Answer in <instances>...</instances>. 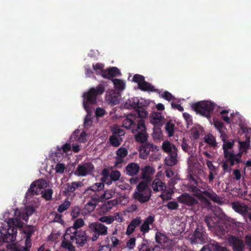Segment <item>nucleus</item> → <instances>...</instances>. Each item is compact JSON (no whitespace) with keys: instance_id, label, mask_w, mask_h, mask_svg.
I'll return each instance as SVG.
<instances>
[{"instance_id":"473e14b6","label":"nucleus","mask_w":251,"mask_h":251,"mask_svg":"<svg viewBox=\"0 0 251 251\" xmlns=\"http://www.w3.org/2000/svg\"><path fill=\"white\" fill-rule=\"evenodd\" d=\"M112 81L113 83L114 88L117 90L122 91L125 89L126 84L124 80L117 78H113L112 79Z\"/></svg>"},{"instance_id":"9b49d317","label":"nucleus","mask_w":251,"mask_h":251,"mask_svg":"<svg viewBox=\"0 0 251 251\" xmlns=\"http://www.w3.org/2000/svg\"><path fill=\"white\" fill-rule=\"evenodd\" d=\"M206 234L202 226H198L191 238V242L194 244H203L206 242Z\"/></svg>"},{"instance_id":"774afa93","label":"nucleus","mask_w":251,"mask_h":251,"mask_svg":"<svg viewBox=\"0 0 251 251\" xmlns=\"http://www.w3.org/2000/svg\"><path fill=\"white\" fill-rule=\"evenodd\" d=\"M91 197V200L94 201V202L98 203L100 200L101 201V198L97 193H94Z\"/></svg>"},{"instance_id":"de8ad7c7","label":"nucleus","mask_w":251,"mask_h":251,"mask_svg":"<svg viewBox=\"0 0 251 251\" xmlns=\"http://www.w3.org/2000/svg\"><path fill=\"white\" fill-rule=\"evenodd\" d=\"M162 125H154L153 128V136L154 138H160L161 135V131L160 126Z\"/></svg>"},{"instance_id":"a878e982","label":"nucleus","mask_w":251,"mask_h":251,"mask_svg":"<svg viewBox=\"0 0 251 251\" xmlns=\"http://www.w3.org/2000/svg\"><path fill=\"white\" fill-rule=\"evenodd\" d=\"M232 207L235 211L242 214L244 217H247L249 209H250V206L235 203L232 204Z\"/></svg>"},{"instance_id":"58836bf2","label":"nucleus","mask_w":251,"mask_h":251,"mask_svg":"<svg viewBox=\"0 0 251 251\" xmlns=\"http://www.w3.org/2000/svg\"><path fill=\"white\" fill-rule=\"evenodd\" d=\"M121 176V173L118 170L112 171L110 177V179L109 181H107V184L109 185L112 183V181H116L118 180Z\"/></svg>"},{"instance_id":"c85d7f7f","label":"nucleus","mask_w":251,"mask_h":251,"mask_svg":"<svg viewBox=\"0 0 251 251\" xmlns=\"http://www.w3.org/2000/svg\"><path fill=\"white\" fill-rule=\"evenodd\" d=\"M156 242L163 247H165L166 244L169 242L168 237L163 233L157 232L155 234Z\"/></svg>"},{"instance_id":"a211bd4d","label":"nucleus","mask_w":251,"mask_h":251,"mask_svg":"<svg viewBox=\"0 0 251 251\" xmlns=\"http://www.w3.org/2000/svg\"><path fill=\"white\" fill-rule=\"evenodd\" d=\"M82 183L81 182H72L71 183H67L63 186V194L67 195L70 193L74 192L76 189L81 187Z\"/></svg>"},{"instance_id":"0eeeda50","label":"nucleus","mask_w":251,"mask_h":251,"mask_svg":"<svg viewBox=\"0 0 251 251\" xmlns=\"http://www.w3.org/2000/svg\"><path fill=\"white\" fill-rule=\"evenodd\" d=\"M70 240L72 243H75L78 247H82L87 243L88 236L86 231L82 229L69 232Z\"/></svg>"},{"instance_id":"a19ab883","label":"nucleus","mask_w":251,"mask_h":251,"mask_svg":"<svg viewBox=\"0 0 251 251\" xmlns=\"http://www.w3.org/2000/svg\"><path fill=\"white\" fill-rule=\"evenodd\" d=\"M115 194V191L113 189H108L104 191V193L100 196L101 201L104 200H108L112 198Z\"/></svg>"},{"instance_id":"c756f323","label":"nucleus","mask_w":251,"mask_h":251,"mask_svg":"<svg viewBox=\"0 0 251 251\" xmlns=\"http://www.w3.org/2000/svg\"><path fill=\"white\" fill-rule=\"evenodd\" d=\"M155 170L150 166H145L142 169V177L143 179L149 181L150 180V176L154 173Z\"/></svg>"},{"instance_id":"052dcab7","label":"nucleus","mask_w":251,"mask_h":251,"mask_svg":"<svg viewBox=\"0 0 251 251\" xmlns=\"http://www.w3.org/2000/svg\"><path fill=\"white\" fill-rule=\"evenodd\" d=\"M135 109L138 114V116L140 118H144L147 116L148 112L146 110L145 108H136Z\"/></svg>"},{"instance_id":"72a5a7b5","label":"nucleus","mask_w":251,"mask_h":251,"mask_svg":"<svg viewBox=\"0 0 251 251\" xmlns=\"http://www.w3.org/2000/svg\"><path fill=\"white\" fill-rule=\"evenodd\" d=\"M109 141L112 147H118L121 144L123 139L121 137H118L116 135L112 134L109 137Z\"/></svg>"},{"instance_id":"2f4dec72","label":"nucleus","mask_w":251,"mask_h":251,"mask_svg":"<svg viewBox=\"0 0 251 251\" xmlns=\"http://www.w3.org/2000/svg\"><path fill=\"white\" fill-rule=\"evenodd\" d=\"M104 184L102 182H98L94 183L92 186L88 187L86 190V193H89V191H91L94 193H97L103 189Z\"/></svg>"},{"instance_id":"7c9ffc66","label":"nucleus","mask_w":251,"mask_h":251,"mask_svg":"<svg viewBox=\"0 0 251 251\" xmlns=\"http://www.w3.org/2000/svg\"><path fill=\"white\" fill-rule=\"evenodd\" d=\"M117 218L116 216H104L101 217L99 219V221L102 223H105L106 224H111L113 223L115 220H117ZM118 221L120 222H122L123 218L122 217H119Z\"/></svg>"},{"instance_id":"f3484780","label":"nucleus","mask_w":251,"mask_h":251,"mask_svg":"<svg viewBox=\"0 0 251 251\" xmlns=\"http://www.w3.org/2000/svg\"><path fill=\"white\" fill-rule=\"evenodd\" d=\"M142 223V219L140 217H137L131 220L127 226L126 233L127 235H130L135 231L136 227H138Z\"/></svg>"},{"instance_id":"f03ea898","label":"nucleus","mask_w":251,"mask_h":251,"mask_svg":"<svg viewBox=\"0 0 251 251\" xmlns=\"http://www.w3.org/2000/svg\"><path fill=\"white\" fill-rule=\"evenodd\" d=\"M8 228L5 234L1 232L0 241L6 243H11L16 240L17 232V227H22L24 223L21 222L18 218H9L7 221Z\"/></svg>"},{"instance_id":"680f3d73","label":"nucleus","mask_w":251,"mask_h":251,"mask_svg":"<svg viewBox=\"0 0 251 251\" xmlns=\"http://www.w3.org/2000/svg\"><path fill=\"white\" fill-rule=\"evenodd\" d=\"M80 214V209L78 206H75L72 208L71 216L72 217V218H77Z\"/></svg>"},{"instance_id":"49530a36","label":"nucleus","mask_w":251,"mask_h":251,"mask_svg":"<svg viewBox=\"0 0 251 251\" xmlns=\"http://www.w3.org/2000/svg\"><path fill=\"white\" fill-rule=\"evenodd\" d=\"M151 245L149 244L147 240H144L142 243L139 246V251H151Z\"/></svg>"},{"instance_id":"4c0bfd02","label":"nucleus","mask_w":251,"mask_h":251,"mask_svg":"<svg viewBox=\"0 0 251 251\" xmlns=\"http://www.w3.org/2000/svg\"><path fill=\"white\" fill-rule=\"evenodd\" d=\"M23 232L25 235V238H27L28 239L31 238L32 234L35 231L34 227L32 226L26 225L23 229Z\"/></svg>"},{"instance_id":"09e8293b","label":"nucleus","mask_w":251,"mask_h":251,"mask_svg":"<svg viewBox=\"0 0 251 251\" xmlns=\"http://www.w3.org/2000/svg\"><path fill=\"white\" fill-rule=\"evenodd\" d=\"M71 205L70 201H65L61 204L57 208V211L60 213H62L66 210Z\"/></svg>"},{"instance_id":"69168bd1","label":"nucleus","mask_w":251,"mask_h":251,"mask_svg":"<svg viewBox=\"0 0 251 251\" xmlns=\"http://www.w3.org/2000/svg\"><path fill=\"white\" fill-rule=\"evenodd\" d=\"M110 240L112 244L111 245H109L110 246L111 248V247H115L119 244V240L118 239L117 237L115 236H111L110 237Z\"/></svg>"},{"instance_id":"f257e3e1","label":"nucleus","mask_w":251,"mask_h":251,"mask_svg":"<svg viewBox=\"0 0 251 251\" xmlns=\"http://www.w3.org/2000/svg\"><path fill=\"white\" fill-rule=\"evenodd\" d=\"M48 186L46 180L43 179H39L33 181L30 185L26 193V199H30L33 196L38 195L40 193L42 194V197L46 200H51L53 194V191L51 189H45Z\"/></svg>"},{"instance_id":"c9c22d12","label":"nucleus","mask_w":251,"mask_h":251,"mask_svg":"<svg viewBox=\"0 0 251 251\" xmlns=\"http://www.w3.org/2000/svg\"><path fill=\"white\" fill-rule=\"evenodd\" d=\"M162 149L164 151L168 153H172L174 150L177 151L176 146L172 145L169 141L164 142L162 144Z\"/></svg>"},{"instance_id":"3c124183","label":"nucleus","mask_w":251,"mask_h":251,"mask_svg":"<svg viewBox=\"0 0 251 251\" xmlns=\"http://www.w3.org/2000/svg\"><path fill=\"white\" fill-rule=\"evenodd\" d=\"M132 81L134 82L138 83V87H139V84L142 83L145 81V77L139 74H135L133 75L132 78Z\"/></svg>"},{"instance_id":"ea45409f","label":"nucleus","mask_w":251,"mask_h":251,"mask_svg":"<svg viewBox=\"0 0 251 251\" xmlns=\"http://www.w3.org/2000/svg\"><path fill=\"white\" fill-rule=\"evenodd\" d=\"M232 155L234 156L233 160L231 161L230 159H227L226 160L227 162H229L231 166L234 165L235 164H237L241 162V158L242 156V153L235 154L234 153V151H233Z\"/></svg>"},{"instance_id":"9d476101","label":"nucleus","mask_w":251,"mask_h":251,"mask_svg":"<svg viewBox=\"0 0 251 251\" xmlns=\"http://www.w3.org/2000/svg\"><path fill=\"white\" fill-rule=\"evenodd\" d=\"M149 104L150 101L148 100L142 98L139 99L136 97L128 99L125 103V107L128 109L143 108H146Z\"/></svg>"},{"instance_id":"a18cd8bd","label":"nucleus","mask_w":251,"mask_h":251,"mask_svg":"<svg viewBox=\"0 0 251 251\" xmlns=\"http://www.w3.org/2000/svg\"><path fill=\"white\" fill-rule=\"evenodd\" d=\"M161 114L159 113H155L152 114L151 116V122L152 123H154V125H161L160 124L161 120Z\"/></svg>"},{"instance_id":"ddd939ff","label":"nucleus","mask_w":251,"mask_h":251,"mask_svg":"<svg viewBox=\"0 0 251 251\" xmlns=\"http://www.w3.org/2000/svg\"><path fill=\"white\" fill-rule=\"evenodd\" d=\"M121 75L120 70L116 67H109L105 70H101L100 75L103 78L111 79Z\"/></svg>"},{"instance_id":"4468645a","label":"nucleus","mask_w":251,"mask_h":251,"mask_svg":"<svg viewBox=\"0 0 251 251\" xmlns=\"http://www.w3.org/2000/svg\"><path fill=\"white\" fill-rule=\"evenodd\" d=\"M178 201L188 206H194L198 203L197 200L187 193H184L178 197Z\"/></svg>"},{"instance_id":"e433bc0d","label":"nucleus","mask_w":251,"mask_h":251,"mask_svg":"<svg viewBox=\"0 0 251 251\" xmlns=\"http://www.w3.org/2000/svg\"><path fill=\"white\" fill-rule=\"evenodd\" d=\"M137 189L138 190L137 192H148V194H149L150 192H151V188L148 186L147 183L144 181H141L138 183Z\"/></svg>"},{"instance_id":"6e6d98bb","label":"nucleus","mask_w":251,"mask_h":251,"mask_svg":"<svg viewBox=\"0 0 251 251\" xmlns=\"http://www.w3.org/2000/svg\"><path fill=\"white\" fill-rule=\"evenodd\" d=\"M169 209L173 210H176L178 208V204L176 201H171L169 202L166 205Z\"/></svg>"},{"instance_id":"603ef678","label":"nucleus","mask_w":251,"mask_h":251,"mask_svg":"<svg viewBox=\"0 0 251 251\" xmlns=\"http://www.w3.org/2000/svg\"><path fill=\"white\" fill-rule=\"evenodd\" d=\"M211 246L212 249L216 251H230L226 247L220 246L217 242H214Z\"/></svg>"},{"instance_id":"2eb2a0df","label":"nucleus","mask_w":251,"mask_h":251,"mask_svg":"<svg viewBox=\"0 0 251 251\" xmlns=\"http://www.w3.org/2000/svg\"><path fill=\"white\" fill-rule=\"evenodd\" d=\"M156 148V146L152 144L145 142L143 143L140 148V157L143 159H146L151 151H153Z\"/></svg>"},{"instance_id":"7ed1b4c3","label":"nucleus","mask_w":251,"mask_h":251,"mask_svg":"<svg viewBox=\"0 0 251 251\" xmlns=\"http://www.w3.org/2000/svg\"><path fill=\"white\" fill-rule=\"evenodd\" d=\"M194 195L198 198L201 201L206 204H209V200L206 197H207L212 201L218 204H221L222 201L221 198L218 196L211 189L209 190L202 191L197 186H194L192 188Z\"/></svg>"},{"instance_id":"dca6fc26","label":"nucleus","mask_w":251,"mask_h":251,"mask_svg":"<svg viewBox=\"0 0 251 251\" xmlns=\"http://www.w3.org/2000/svg\"><path fill=\"white\" fill-rule=\"evenodd\" d=\"M135 120V117L133 115L131 114H128L123 121L122 126L127 129H132V130L135 129L136 124Z\"/></svg>"},{"instance_id":"6e6552de","label":"nucleus","mask_w":251,"mask_h":251,"mask_svg":"<svg viewBox=\"0 0 251 251\" xmlns=\"http://www.w3.org/2000/svg\"><path fill=\"white\" fill-rule=\"evenodd\" d=\"M136 132L137 133L135 135V140L142 144L146 142L148 135L146 132L144 120L141 119L138 121L137 128L132 130L133 133H135Z\"/></svg>"},{"instance_id":"5701e85b","label":"nucleus","mask_w":251,"mask_h":251,"mask_svg":"<svg viewBox=\"0 0 251 251\" xmlns=\"http://www.w3.org/2000/svg\"><path fill=\"white\" fill-rule=\"evenodd\" d=\"M177 151L174 150L172 153L168 154V156L165 158V165L170 167L176 165L177 162Z\"/></svg>"},{"instance_id":"6ab92c4d","label":"nucleus","mask_w":251,"mask_h":251,"mask_svg":"<svg viewBox=\"0 0 251 251\" xmlns=\"http://www.w3.org/2000/svg\"><path fill=\"white\" fill-rule=\"evenodd\" d=\"M154 221V217L153 216H149L144 221L143 223L140 227V230L142 233V235L149 232L150 230V226Z\"/></svg>"},{"instance_id":"bb28decb","label":"nucleus","mask_w":251,"mask_h":251,"mask_svg":"<svg viewBox=\"0 0 251 251\" xmlns=\"http://www.w3.org/2000/svg\"><path fill=\"white\" fill-rule=\"evenodd\" d=\"M152 188L154 192H158L165 190L166 186L165 183L162 182L160 179L156 178L152 182Z\"/></svg>"},{"instance_id":"393cba45","label":"nucleus","mask_w":251,"mask_h":251,"mask_svg":"<svg viewBox=\"0 0 251 251\" xmlns=\"http://www.w3.org/2000/svg\"><path fill=\"white\" fill-rule=\"evenodd\" d=\"M138 88L142 91L157 92L160 94V91L159 90L155 89L153 85L146 81L139 84Z\"/></svg>"},{"instance_id":"13d9d810","label":"nucleus","mask_w":251,"mask_h":251,"mask_svg":"<svg viewBox=\"0 0 251 251\" xmlns=\"http://www.w3.org/2000/svg\"><path fill=\"white\" fill-rule=\"evenodd\" d=\"M103 67L104 65L101 63H97L96 64H93V68L96 71L97 75H100L101 71L103 70Z\"/></svg>"},{"instance_id":"20e7f679","label":"nucleus","mask_w":251,"mask_h":251,"mask_svg":"<svg viewBox=\"0 0 251 251\" xmlns=\"http://www.w3.org/2000/svg\"><path fill=\"white\" fill-rule=\"evenodd\" d=\"M104 91V86L101 84L96 87H93L83 94V106L85 110L89 112L90 110V104H94L97 102V97L101 95Z\"/></svg>"},{"instance_id":"e2e57ef3","label":"nucleus","mask_w":251,"mask_h":251,"mask_svg":"<svg viewBox=\"0 0 251 251\" xmlns=\"http://www.w3.org/2000/svg\"><path fill=\"white\" fill-rule=\"evenodd\" d=\"M64 164L62 163H58L55 166V171L57 173L62 174L64 172L65 170Z\"/></svg>"},{"instance_id":"4d7b16f0","label":"nucleus","mask_w":251,"mask_h":251,"mask_svg":"<svg viewBox=\"0 0 251 251\" xmlns=\"http://www.w3.org/2000/svg\"><path fill=\"white\" fill-rule=\"evenodd\" d=\"M159 95L168 101H170L175 99L172 94L168 91H165L163 93H161L160 91V94H159Z\"/></svg>"},{"instance_id":"aec40b11","label":"nucleus","mask_w":251,"mask_h":251,"mask_svg":"<svg viewBox=\"0 0 251 251\" xmlns=\"http://www.w3.org/2000/svg\"><path fill=\"white\" fill-rule=\"evenodd\" d=\"M140 167L136 163H130L126 167V174L129 176H134L139 172Z\"/></svg>"},{"instance_id":"412c9836","label":"nucleus","mask_w":251,"mask_h":251,"mask_svg":"<svg viewBox=\"0 0 251 251\" xmlns=\"http://www.w3.org/2000/svg\"><path fill=\"white\" fill-rule=\"evenodd\" d=\"M229 243L232 247L233 251H243L244 244L243 242L234 236H231Z\"/></svg>"},{"instance_id":"37998d69","label":"nucleus","mask_w":251,"mask_h":251,"mask_svg":"<svg viewBox=\"0 0 251 251\" xmlns=\"http://www.w3.org/2000/svg\"><path fill=\"white\" fill-rule=\"evenodd\" d=\"M205 142L212 147L217 146V143L215 137L212 134H208L205 140Z\"/></svg>"},{"instance_id":"79ce46f5","label":"nucleus","mask_w":251,"mask_h":251,"mask_svg":"<svg viewBox=\"0 0 251 251\" xmlns=\"http://www.w3.org/2000/svg\"><path fill=\"white\" fill-rule=\"evenodd\" d=\"M174 124L171 122H168L165 126V129L168 133L169 137H172L174 134Z\"/></svg>"},{"instance_id":"864d4df0","label":"nucleus","mask_w":251,"mask_h":251,"mask_svg":"<svg viewBox=\"0 0 251 251\" xmlns=\"http://www.w3.org/2000/svg\"><path fill=\"white\" fill-rule=\"evenodd\" d=\"M128 153L127 149L125 148L121 147L116 151L117 156L121 158H125Z\"/></svg>"},{"instance_id":"8fccbe9b","label":"nucleus","mask_w":251,"mask_h":251,"mask_svg":"<svg viewBox=\"0 0 251 251\" xmlns=\"http://www.w3.org/2000/svg\"><path fill=\"white\" fill-rule=\"evenodd\" d=\"M205 222L210 230H212V228L216 226V222L213 221V218L211 217H206L205 219Z\"/></svg>"},{"instance_id":"0e129e2a","label":"nucleus","mask_w":251,"mask_h":251,"mask_svg":"<svg viewBox=\"0 0 251 251\" xmlns=\"http://www.w3.org/2000/svg\"><path fill=\"white\" fill-rule=\"evenodd\" d=\"M159 197L161 198L163 201H167L171 199V194L169 192L165 193L162 192L160 195Z\"/></svg>"},{"instance_id":"39448f33","label":"nucleus","mask_w":251,"mask_h":251,"mask_svg":"<svg viewBox=\"0 0 251 251\" xmlns=\"http://www.w3.org/2000/svg\"><path fill=\"white\" fill-rule=\"evenodd\" d=\"M216 104L208 100L199 101L192 105V108L197 113L210 119Z\"/></svg>"},{"instance_id":"4be33fe9","label":"nucleus","mask_w":251,"mask_h":251,"mask_svg":"<svg viewBox=\"0 0 251 251\" xmlns=\"http://www.w3.org/2000/svg\"><path fill=\"white\" fill-rule=\"evenodd\" d=\"M214 125L216 129L220 134V137L222 141L227 139V136L226 135V128L224 124L219 121H214Z\"/></svg>"},{"instance_id":"423d86ee","label":"nucleus","mask_w":251,"mask_h":251,"mask_svg":"<svg viewBox=\"0 0 251 251\" xmlns=\"http://www.w3.org/2000/svg\"><path fill=\"white\" fill-rule=\"evenodd\" d=\"M89 231L92 234L91 238L93 242L96 241L100 236H105L107 234V227L101 223L96 222L89 224Z\"/></svg>"},{"instance_id":"cd10ccee","label":"nucleus","mask_w":251,"mask_h":251,"mask_svg":"<svg viewBox=\"0 0 251 251\" xmlns=\"http://www.w3.org/2000/svg\"><path fill=\"white\" fill-rule=\"evenodd\" d=\"M84 225V221L80 218L76 220L73 225V226L69 227L66 233V235L67 236L69 234V232L79 230V229L83 226Z\"/></svg>"},{"instance_id":"1a4fd4ad","label":"nucleus","mask_w":251,"mask_h":251,"mask_svg":"<svg viewBox=\"0 0 251 251\" xmlns=\"http://www.w3.org/2000/svg\"><path fill=\"white\" fill-rule=\"evenodd\" d=\"M95 171V167L91 162H85L79 164L74 174L79 176H85L88 175H91Z\"/></svg>"},{"instance_id":"c03bdc74","label":"nucleus","mask_w":251,"mask_h":251,"mask_svg":"<svg viewBox=\"0 0 251 251\" xmlns=\"http://www.w3.org/2000/svg\"><path fill=\"white\" fill-rule=\"evenodd\" d=\"M239 149L243 151H246L250 146V139H247L246 141L241 142L239 141Z\"/></svg>"},{"instance_id":"f704fd0d","label":"nucleus","mask_w":251,"mask_h":251,"mask_svg":"<svg viewBox=\"0 0 251 251\" xmlns=\"http://www.w3.org/2000/svg\"><path fill=\"white\" fill-rule=\"evenodd\" d=\"M118 204V201L117 199L108 201L104 202L102 206V208L106 211H109Z\"/></svg>"},{"instance_id":"b1692460","label":"nucleus","mask_w":251,"mask_h":251,"mask_svg":"<svg viewBox=\"0 0 251 251\" xmlns=\"http://www.w3.org/2000/svg\"><path fill=\"white\" fill-rule=\"evenodd\" d=\"M134 199L140 202L141 203H144L148 201L151 196V192H135L134 194Z\"/></svg>"},{"instance_id":"338daca9","label":"nucleus","mask_w":251,"mask_h":251,"mask_svg":"<svg viewBox=\"0 0 251 251\" xmlns=\"http://www.w3.org/2000/svg\"><path fill=\"white\" fill-rule=\"evenodd\" d=\"M181 147L184 151L188 152L189 151L190 147L188 144L187 143L186 140L185 138H183Z\"/></svg>"},{"instance_id":"5fc2aeb1","label":"nucleus","mask_w":251,"mask_h":251,"mask_svg":"<svg viewBox=\"0 0 251 251\" xmlns=\"http://www.w3.org/2000/svg\"><path fill=\"white\" fill-rule=\"evenodd\" d=\"M112 132L113 135L114 134V135H116V136H117L118 137H121L122 136L124 135L125 134V132L124 130H123L118 127H114L112 129Z\"/></svg>"},{"instance_id":"f8f14e48","label":"nucleus","mask_w":251,"mask_h":251,"mask_svg":"<svg viewBox=\"0 0 251 251\" xmlns=\"http://www.w3.org/2000/svg\"><path fill=\"white\" fill-rule=\"evenodd\" d=\"M224 144L223 145V149L224 151V155L225 158L227 159L233 160V157L232 155L233 148L234 145V141L231 140L230 141H226V139L223 141Z\"/></svg>"},{"instance_id":"bf43d9fd","label":"nucleus","mask_w":251,"mask_h":251,"mask_svg":"<svg viewBox=\"0 0 251 251\" xmlns=\"http://www.w3.org/2000/svg\"><path fill=\"white\" fill-rule=\"evenodd\" d=\"M136 238L134 237L130 238L126 243V247L129 250H132L135 247Z\"/></svg>"}]
</instances>
